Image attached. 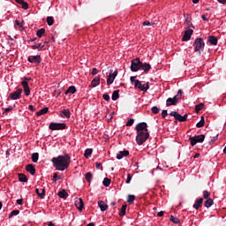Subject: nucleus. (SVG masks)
<instances>
[{
  "mask_svg": "<svg viewBox=\"0 0 226 226\" xmlns=\"http://www.w3.org/2000/svg\"><path fill=\"white\" fill-rule=\"evenodd\" d=\"M134 88L147 92L149 89V83L142 84L139 79H136V81H134Z\"/></svg>",
  "mask_w": 226,
  "mask_h": 226,
  "instance_id": "423d86ee",
  "label": "nucleus"
},
{
  "mask_svg": "<svg viewBox=\"0 0 226 226\" xmlns=\"http://www.w3.org/2000/svg\"><path fill=\"white\" fill-rule=\"evenodd\" d=\"M32 160L34 162H37L39 160V154L38 153H34L32 154Z\"/></svg>",
  "mask_w": 226,
  "mask_h": 226,
  "instance_id": "37998d69",
  "label": "nucleus"
},
{
  "mask_svg": "<svg viewBox=\"0 0 226 226\" xmlns=\"http://www.w3.org/2000/svg\"><path fill=\"white\" fill-rule=\"evenodd\" d=\"M131 181H132V176H131V174H127L126 184H127V185H130Z\"/></svg>",
  "mask_w": 226,
  "mask_h": 226,
  "instance_id": "6e6d98bb",
  "label": "nucleus"
},
{
  "mask_svg": "<svg viewBox=\"0 0 226 226\" xmlns=\"http://www.w3.org/2000/svg\"><path fill=\"white\" fill-rule=\"evenodd\" d=\"M203 200H204L203 198L197 200L193 205V208L196 210L200 209L202 207Z\"/></svg>",
  "mask_w": 226,
  "mask_h": 226,
  "instance_id": "6ab92c4d",
  "label": "nucleus"
},
{
  "mask_svg": "<svg viewBox=\"0 0 226 226\" xmlns=\"http://www.w3.org/2000/svg\"><path fill=\"white\" fill-rule=\"evenodd\" d=\"M103 185L105 186V187H109V185L111 184V180L109 179V178H108V177H105L104 179H103Z\"/></svg>",
  "mask_w": 226,
  "mask_h": 226,
  "instance_id": "a19ab883",
  "label": "nucleus"
},
{
  "mask_svg": "<svg viewBox=\"0 0 226 226\" xmlns=\"http://www.w3.org/2000/svg\"><path fill=\"white\" fill-rule=\"evenodd\" d=\"M130 154V152L128 150H124V151H120L117 155V158L118 160H121L122 158L124 157H126Z\"/></svg>",
  "mask_w": 226,
  "mask_h": 226,
  "instance_id": "412c9836",
  "label": "nucleus"
},
{
  "mask_svg": "<svg viewBox=\"0 0 226 226\" xmlns=\"http://www.w3.org/2000/svg\"><path fill=\"white\" fill-rule=\"evenodd\" d=\"M18 215H19V210H12V212L9 214V218L11 219L12 216H16Z\"/></svg>",
  "mask_w": 226,
  "mask_h": 226,
  "instance_id": "c03bdc74",
  "label": "nucleus"
},
{
  "mask_svg": "<svg viewBox=\"0 0 226 226\" xmlns=\"http://www.w3.org/2000/svg\"><path fill=\"white\" fill-rule=\"evenodd\" d=\"M15 26L22 27V24L19 20L15 21Z\"/></svg>",
  "mask_w": 226,
  "mask_h": 226,
  "instance_id": "69168bd1",
  "label": "nucleus"
},
{
  "mask_svg": "<svg viewBox=\"0 0 226 226\" xmlns=\"http://www.w3.org/2000/svg\"><path fill=\"white\" fill-rule=\"evenodd\" d=\"M102 98L104 99V101L106 102H109L110 101V97L108 94H104Z\"/></svg>",
  "mask_w": 226,
  "mask_h": 226,
  "instance_id": "5fc2aeb1",
  "label": "nucleus"
},
{
  "mask_svg": "<svg viewBox=\"0 0 226 226\" xmlns=\"http://www.w3.org/2000/svg\"><path fill=\"white\" fill-rule=\"evenodd\" d=\"M61 179V177H58L57 173L53 174V182H57Z\"/></svg>",
  "mask_w": 226,
  "mask_h": 226,
  "instance_id": "8fccbe9b",
  "label": "nucleus"
},
{
  "mask_svg": "<svg viewBox=\"0 0 226 226\" xmlns=\"http://www.w3.org/2000/svg\"><path fill=\"white\" fill-rule=\"evenodd\" d=\"M137 79L136 76L131 77V82H132V84H133V83L135 84V81L137 80V79Z\"/></svg>",
  "mask_w": 226,
  "mask_h": 226,
  "instance_id": "052dcab7",
  "label": "nucleus"
},
{
  "mask_svg": "<svg viewBox=\"0 0 226 226\" xmlns=\"http://www.w3.org/2000/svg\"><path fill=\"white\" fill-rule=\"evenodd\" d=\"M26 172H30V174L32 176H34L35 172H36L34 165H33V164H27L26 167Z\"/></svg>",
  "mask_w": 226,
  "mask_h": 226,
  "instance_id": "dca6fc26",
  "label": "nucleus"
},
{
  "mask_svg": "<svg viewBox=\"0 0 226 226\" xmlns=\"http://www.w3.org/2000/svg\"><path fill=\"white\" fill-rule=\"evenodd\" d=\"M157 216H158V217H162V216H164V212H162V211L158 212Z\"/></svg>",
  "mask_w": 226,
  "mask_h": 226,
  "instance_id": "0e129e2a",
  "label": "nucleus"
},
{
  "mask_svg": "<svg viewBox=\"0 0 226 226\" xmlns=\"http://www.w3.org/2000/svg\"><path fill=\"white\" fill-rule=\"evenodd\" d=\"M177 103L176 102V101L172 100L171 97L168 98L166 101V106L167 107H170V106H176Z\"/></svg>",
  "mask_w": 226,
  "mask_h": 226,
  "instance_id": "c85d7f7f",
  "label": "nucleus"
},
{
  "mask_svg": "<svg viewBox=\"0 0 226 226\" xmlns=\"http://www.w3.org/2000/svg\"><path fill=\"white\" fill-rule=\"evenodd\" d=\"M93 154V149H86L84 156L87 159L89 158V156H91Z\"/></svg>",
  "mask_w": 226,
  "mask_h": 226,
  "instance_id": "ea45409f",
  "label": "nucleus"
},
{
  "mask_svg": "<svg viewBox=\"0 0 226 226\" xmlns=\"http://www.w3.org/2000/svg\"><path fill=\"white\" fill-rule=\"evenodd\" d=\"M205 125V117L204 116H201V119L198 124H196L197 128H201Z\"/></svg>",
  "mask_w": 226,
  "mask_h": 226,
  "instance_id": "c9c22d12",
  "label": "nucleus"
},
{
  "mask_svg": "<svg viewBox=\"0 0 226 226\" xmlns=\"http://www.w3.org/2000/svg\"><path fill=\"white\" fill-rule=\"evenodd\" d=\"M28 61L30 63H34V64H39L41 62V56H29L28 57Z\"/></svg>",
  "mask_w": 226,
  "mask_h": 226,
  "instance_id": "2eb2a0df",
  "label": "nucleus"
},
{
  "mask_svg": "<svg viewBox=\"0 0 226 226\" xmlns=\"http://www.w3.org/2000/svg\"><path fill=\"white\" fill-rule=\"evenodd\" d=\"M126 209H127V205H126V204H124V205L122 206V208H121L120 212H119V215H120L121 217H123V216L125 215V214H126Z\"/></svg>",
  "mask_w": 226,
  "mask_h": 226,
  "instance_id": "c756f323",
  "label": "nucleus"
},
{
  "mask_svg": "<svg viewBox=\"0 0 226 226\" xmlns=\"http://www.w3.org/2000/svg\"><path fill=\"white\" fill-rule=\"evenodd\" d=\"M117 73H118L117 71H115L113 73H112V71L110 72V73L109 74V76L107 78L108 86H110V84H113Z\"/></svg>",
  "mask_w": 226,
  "mask_h": 226,
  "instance_id": "f8f14e48",
  "label": "nucleus"
},
{
  "mask_svg": "<svg viewBox=\"0 0 226 226\" xmlns=\"http://www.w3.org/2000/svg\"><path fill=\"white\" fill-rule=\"evenodd\" d=\"M119 90H116L112 94V101L116 102L119 99Z\"/></svg>",
  "mask_w": 226,
  "mask_h": 226,
  "instance_id": "473e14b6",
  "label": "nucleus"
},
{
  "mask_svg": "<svg viewBox=\"0 0 226 226\" xmlns=\"http://www.w3.org/2000/svg\"><path fill=\"white\" fill-rule=\"evenodd\" d=\"M22 9L23 10H28L29 9V5L26 2L24 1V3H22Z\"/></svg>",
  "mask_w": 226,
  "mask_h": 226,
  "instance_id": "3c124183",
  "label": "nucleus"
},
{
  "mask_svg": "<svg viewBox=\"0 0 226 226\" xmlns=\"http://www.w3.org/2000/svg\"><path fill=\"white\" fill-rule=\"evenodd\" d=\"M33 49H39V50H44L46 49L45 45H42L41 43L34 45L31 47Z\"/></svg>",
  "mask_w": 226,
  "mask_h": 226,
  "instance_id": "2f4dec72",
  "label": "nucleus"
},
{
  "mask_svg": "<svg viewBox=\"0 0 226 226\" xmlns=\"http://www.w3.org/2000/svg\"><path fill=\"white\" fill-rule=\"evenodd\" d=\"M51 162L56 170L63 172V170L69 169L71 165V156L69 154L58 155L57 157L52 158Z\"/></svg>",
  "mask_w": 226,
  "mask_h": 226,
  "instance_id": "f03ea898",
  "label": "nucleus"
},
{
  "mask_svg": "<svg viewBox=\"0 0 226 226\" xmlns=\"http://www.w3.org/2000/svg\"><path fill=\"white\" fill-rule=\"evenodd\" d=\"M151 111L153 114L156 115V114H159L160 112V108H158L157 106H153L151 108Z\"/></svg>",
  "mask_w": 226,
  "mask_h": 226,
  "instance_id": "79ce46f5",
  "label": "nucleus"
},
{
  "mask_svg": "<svg viewBox=\"0 0 226 226\" xmlns=\"http://www.w3.org/2000/svg\"><path fill=\"white\" fill-rule=\"evenodd\" d=\"M30 80H32L31 78H23V81L21 82V85L23 86L24 88V92H25V95L26 96H29L30 95V87L28 86V82H30Z\"/></svg>",
  "mask_w": 226,
  "mask_h": 226,
  "instance_id": "0eeeda50",
  "label": "nucleus"
},
{
  "mask_svg": "<svg viewBox=\"0 0 226 226\" xmlns=\"http://www.w3.org/2000/svg\"><path fill=\"white\" fill-rule=\"evenodd\" d=\"M12 109H13V107H11V106L5 108L4 110V114H7L8 112L11 111Z\"/></svg>",
  "mask_w": 226,
  "mask_h": 226,
  "instance_id": "864d4df0",
  "label": "nucleus"
},
{
  "mask_svg": "<svg viewBox=\"0 0 226 226\" xmlns=\"http://www.w3.org/2000/svg\"><path fill=\"white\" fill-rule=\"evenodd\" d=\"M141 70L144 71V72H148L151 69H152V66L151 64H147V63H141V67H140Z\"/></svg>",
  "mask_w": 226,
  "mask_h": 226,
  "instance_id": "4be33fe9",
  "label": "nucleus"
},
{
  "mask_svg": "<svg viewBox=\"0 0 226 226\" xmlns=\"http://www.w3.org/2000/svg\"><path fill=\"white\" fill-rule=\"evenodd\" d=\"M45 32H46L45 28H41V29H39V30L37 31V36H38L39 38H42V36L45 34Z\"/></svg>",
  "mask_w": 226,
  "mask_h": 226,
  "instance_id": "58836bf2",
  "label": "nucleus"
},
{
  "mask_svg": "<svg viewBox=\"0 0 226 226\" xmlns=\"http://www.w3.org/2000/svg\"><path fill=\"white\" fill-rule=\"evenodd\" d=\"M201 19H202L204 21H207V22L209 21V19L207 18L205 14H203V15L201 16Z\"/></svg>",
  "mask_w": 226,
  "mask_h": 226,
  "instance_id": "13d9d810",
  "label": "nucleus"
},
{
  "mask_svg": "<svg viewBox=\"0 0 226 226\" xmlns=\"http://www.w3.org/2000/svg\"><path fill=\"white\" fill-rule=\"evenodd\" d=\"M95 165H96V169H101V170H103V168L100 162H96Z\"/></svg>",
  "mask_w": 226,
  "mask_h": 226,
  "instance_id": "4d7b16f0",
  "label": "nucleus"
},
{
  "mask_svg": "<svg viewBox=\"0 0 226 226\" xmlns=\"http://www.w3.org/2000/svg\"><path fill=\"white\" fill-rule=\"evenodd\" d=\"M59 117L63 118H71V110L69 109H62L59 113Z\"/></svg>",
  "mask_w": 226,
  "mask_h": 226,
  "instance_id": "4468645a",
  "label": "nucleus"
},
{
  "mask_svg": "<svg viewBox=\"0 0 226 226\" xmlns=\"http://www.w3.org/2000/svg\"><path fill=\"white\" fill-rule=\"evenodd\" d=\"M66 128V124H56L55 122H51V124H49V130L51 131L65 130Z\"/></svg>",
  "mask_w": 226,
  "mask_h": 226,
  "instance_id": "6e6552de",
  "label": "nucleus"
},
{
  "mask_svg": "<svg viewBox=\"0 0 226 226\" xmlns=\"http://www.w3.org/2000/svg\"><path fill=\"white\" fill-rule=\"evenodd\" d=\"M48 112H49V107H44L43 109L36 112V116L41 117L47 114Z\"/></svg>",
  "mask_w": 226,
  "mask_h": 226,
  "instance_id": "393cba45",
  "label": "nucleus"
},
{
  "mask_svg": "<svg viewBox=\"0 0 226 226\" xmlns=\"http://www.w3.org/2000/svg\"><path fill=\"white\" fill-rule=\"evenodd\" d=\"M75 206L79 211H83L85 203L82 198H77L75 200Z\"/></svg>",
  "mask_w": 226,
  "mask_h": 226,
  "instance_id": "9b49d317",
  "label": "nucleus"
},
{
  "mask_svg": "<svg viewBox=\"0 0 226 226\" xmlns=\"http://www.w3.org/2000/svg\"><path fill=\"white\" fill-rule=\"evenodd\" d=\"M85 178L87 181V183H91V181H93V174L91 172H87L85 175Z\"/></svg>",
  "mask_w": 226,
  "mask_h": 226,
  "instance_id": "e433bc0d",
  "label": "nucleus"
},
{
  "mask_svg": "<svg viewBox=\"0 0 226 226\" xmlns=\"http://www.w3.org/2000/svg\"><path fill=\"white\" fill-rule=\"evenodd\" d=\"M15 3L18 4L22 5L23 3H24V0H15Z\"/></svg>",
  "mask_w": 226,
  "mask_h": 226,
  "instance_id": "680f3d73",
  "label": "nucleus"
},
{
  "mask_svg": "<svg viewBox=\"0 0 226 226\" xmlns=\"http://www.w3.org/2000/svg\"><path fill=\"white\" fill-rule=\"evenodd\" d=\"M203 108H204V103L201 102V103L197 104L195 107L196 113H199L200 111H201L203 109Z\"/></svg>",
  "mask_w": 226,
  "mask_h": 226,
  "instance_id": "4c0bfd02",
  "label": "nucleus"
},
{
  "mask_svg": "<svg viewBox=\"0 0 226 226\" xmlns=\"http://www.w3.org/2000/svg\"><path fill=\"white\" fill-rule=\"evenodd\" d=\"M77 93V88L75 86H71L68 87V89L64 92L65 95H68L69 94H74Z\"/></svg>",
  "mask_w": 226,
  "mask_h": 226,
  "instance_id": "aec40b11",
  "label": "nucleus"
},
{
  "mask_svg": "<svg viewBox=\"0 0 226 226\" xmlns=\"http://www.w3.org/2000/svg\"><path fill=\"white\" fill-rule=\"evenodd\" d=\"M210 195H211V193H210L208 191L205 190V191L203 192V197H204L206 200H207Z\"/></svg>",
  "mask_w": 226,
  "mask_h": 226,
  "instance_id": "09e8293b",
  "label": "nucleus"
},
{
  "mask_svg": "<svg viewBox=\"0 0 226 226\" xmlns=\"http://www.w3.org/2000/svg\"><path fill=\"white\" fill-rule=\"evenodd\" d=\"M182 94H183V92H182V90L180 89V90H178L177 94L172 98V100H173L174 102H176L177 104L179 103V101H180L181 98H182Z\"/></svg>",
  "mask_w": 226,
  "mask_h": 226,
  "instance_id": "5701e85b",
  "label": "nucleus"
},
{
  "mask_svg": "<svg viewBox=\"0 0 226 226\" xmlns=\"http://www.w3.org/2000/svg\"><path fill=\"white\" fill-rule=\"evenodd\" d=\"M189 140L191 141L192 147H194L197 143H202L205 140V135L191 137Z\"/></svg>",
  "mask_w": 226,
  "mask_h": 226,
  "instance_id": "1a4fd4ad",
  "label": "nucleus"
},
{
  "mask_svg": "<svg viewBox=\"0 0 226 226\" xmlns=\"http://www.w3.org/2000/svg\"><path fill=\"white\" fill-rule=\"evenodd\" d=\"M208 41L210 42V44L212 45H217L218 43V39L216 37H215V35H210L208 37Z\"/></svg>",
  "mask_w": 226,
  "mask_h": 226,
  "instance_id": "bb28decb",
  "label": "nucleus"
},
{
  "mask_svg": "<svg viewBox=\"0 0 226 226\" xmlns=\"http://www.w3.org/2000/svg\"><path fill=\"white\" fill-rule=\"evenodd\" d=\"M204 205H205V207H206L207 208L211 207L214 205V200H213V199H212V198L207 199V200L205 201Z\"/></svg>",
  "mask_w": 226,
  "mask_h": 226,
  "instance_id": "cd10ccee",
  "label": "nucleus"
},
{
  "mask_svg": "<svg viewBox=\"0 0 226 226\" xmlns=\"http://www.w3.org/2000/svg\"><path fill=\"white\" fill-rule=\"evenodd\" d=\"M87 226H95L94 222H90L88 225Z\"/></svg>",
  "mask_w": 226,
  "mask_h": 226,
  "instance_id": "774afa93",
  "label": "nucleus"
},
{
  "mask_svg": "<svg viewBox=\"0 0 226 226\" xmlns=\"http://www.w3.org/2000/svg\"><path fill=\"white\" fill-rule=\"evenodd\" d=\"M46 22L48 23V26H51L54 25L55 19L52 16H48V18H46Z\"/></svg>",
  "mask_w": 226,
  "mask_h": 226,
  "instance_id": "7c9ffc66",
  "label": "nucleus"
},
{
  "mask_svg": "<svg viewBox=\"0 0 226 226\" xmlns=\"http://www.w3.org/2000/svg\"><path fill=\"white\" fill-rule=\"evenodd\" d=\"M136 132H137L136 143L139 146H141L150 137V134H149L148 129H147V124L146 122H140L139 124H137Z\"/></svg>",
  "mask_w": 226,
  "mask_h": 226,
  "instance_id": "f257e3e1",
  "label": "nucleus"
},
{
  "mask_svg": "<svg viewBox=\"0 0 226 226\" xmlns=\"http://www.w3.org/2000/svg\"><path fill=\"white\" fill-rule=\"evenodd\" d=\"M193 47L195 48V52H199L200 55L201 51H203L205 48L204 39H202V37H198L194 41Z\"/></svg>",
  "mask_w": 226,
  "mask_h": 226,
  "instance_id": "7ed1b4c3",
  "label": "nucleus"
},
{
  "mask_svg": "<svg viewBox=\"0 0 226 226\" xmlns=\"http://www.w3.org/2000/svg\"><path fill=\"white\" fill-rule=\"evenodd\" d=\"M100 84V77L99 76H96L91 82L90 84V87H96V86H99Z\"/></svg>",
  "mask_w": 226,
  "mask_h": 226,
  "instance_id": "b1692460",
  "label": "nucleus"
},
{
  "mask_svg": "<svg viewBox=\"0 0 226 226\" xmlns=\"http://www.w3.org/2000/svg\"><path fill=\"white\" fill-rule=\"evenodd\" d=\"M29 110L34 112L35 110V109L33 105H29Z\"/></svg>",
  "mask_w": 226,
  "mask_h": 226,
  "instance_id": "338daca9",
  "label": "nucleus"
},
{
  "mask_svg": "<svg viewBox=\"0 0 226 226\" xmlns=\"http://www.w3.org/2000/svg\"><path fill=\"white\" fill-rule=\"evenodd\" d=\"M169 115V113H168V109H163L162 111V118H166V117Z\"/></svg>",
  "mask_w": 226,
  "mask_h": 226,
  "instance_id": "603ef678",
  "label": "nucleus"
},
{
  "mask_svg": "<svg viewBox=\"0 0 226 226\" xmlns=\"http://www.w3.org/2000/svg\"><path fill=\"white\" fill-rule=\"evenodd\" d=\"M135 195L133 194H129V196H127V203L129 204H132L135 201Z\"/></svg>",
  "mask_w": 226,
  "mask_h": 226,
  "instance_id": "f704fd0d",
  "label": "nucleus"
},
{
  "mask_svg": "<svg viewBox=\"0 0 226 226\" xmlns=\"http://www.w3.org/2000/svg\"><path fill=\"white\" fill-rule=\"evenodd\" d=\"M142 67V62L139 57L132 59L131 61V70L134 72H138L139 70H141Z\"/></svg>",
  "mask_w": 226,
  "mask_h": 226,
  "instance_id": "20e7f679",
  "label": "nucleus"
},
{
  "mask_svg": "<svg viewBox=\"0 0 226 226\" xmlns=\"http://www.w3.org/2000/svg\"><path fill=\"white\" fill-rule=\"evenodd\" d=\"M170 115L173 117L175 120L179 121L180 123L185 122L188 117L187 114H185L184 116H182L177 111H171Z\"/></svg>",
  "mask_w": 226,
  "mask_h": 226,
  "instance_id": "39448f33",
  "label": "nucleus"
},
{
  "mask_svg": "<svg viewBox=\"0 0 226 226\" xmlns=\"http://www.w3.org/2000/svg\"><path fill=\"white\" fill-rule=\"evenodd\" d=\"M57 196H58L60 199L67 200L69 194H68V192H66L65 189H63L62 191H59V192H57Z\"/></svg>",
  "mask_w": 226,
  "mask_h": 226,
  "instance_id": "f3484780",
  "label": "nucleus"
},
{
  "mask_svg": "<svg viewBox=\"0 0 226 226\" xmlns=\"http://www.w3.org/2000/svg\"><path fill=\"white\" fill-rule=\"evenodd\" d=\"M45 192H46L45 188H42V192H41V193H40V191H39L38 188L36 189V194H37L41 200H43V199L45 198Z\"/></svg>",
  "mask_w": 226,
  "mask_h": 226,
  "instance_id": "72a5a7b5",
  "label": "nucleus"
},
{
  "mask_svg": "<svg viewBox=\"0 0 226 226\" xmlns=\"http://www.w3.org/2000/svg\"><path fill=\"white\" fill-rule=\"evenodd\" d=\"M98 206L102 212L107 211L109 207L108 204H106L103 200H99Z\"/></svg>",
  "mask_w": 226,
  "mask_h": 226,
  "instance_id": "a211bd4d",
  "label": "nucleus"
},
{
  "mask_svg": "<svg viewBox=\"0 0 226 226\" xmlns=\"http://www.w3.org/2000/svg\"><path fill=\"white\" fill-rule=\"evenodd\" d=\"M170 221L172 222L175 224H179V219L174 217L173 215L170 216Z\"/></svg>",
  "mask_w": 226,
  "mask_h": 226,
  "instance_id": "a18cd8bd",
  "label": "nucleus"
},
{
  "mask_svg": "<svg viewBox=\"0 0 226 226\" xmlns=\"http://www.w3.org/2000/svg\"><path fill=\"white\" fill-rule=\"evenodd\" d=\"M153 25H154V23H152V22H150V21H148V20H145L143 23H142V26H153Z\"/></svg>",
  "mask_w": 226,
  "mask_h": 226,
  "instance_id": "de8ad7c7",
  "label": "nucleus"
},
{
  "mask_svg": "<svg viewBox=\"0 0 226 226\" xmlns=\"http://www.w3.org/2000/svg\"><path fill=\"white\" fill-rule=\"evenodd\" d=\"M97 72H98V70L96 68H93L92 74L95 75V74H97Z\"/></svg>",
  "mask_w": 226,
  "mask_h": 226,
  "instance_id": "e2e57ef3",
  "label": "nucleus"
},
{
  "mask_svg": "<svg viewBox=\"0 0 226 226\" xmlns=\"http://www.w3.org/2000/svg\"><path fill=\"white\" fill-rule=\"evenodd\" d=\"M134 122H135V119H134V118H131V119L127 120L126 126H127V127L132 126V124H134Z\"/></svg>",
  "mask_w": 226,
  "mask_h": 226,
  "instance_id": "49530a36",
  "label": "nucleus"
},
{
  "mask_svg": "<svg viewBox=\"0 0 226 226\" xmlns=\"http://www.w3.org/2000/svg\"><path fill=\"white\" fill-rule=\"evenodd\" d=\"M22 92L23 90L21 88H19L18 90L11 93L9 98L12 101L19 100L21 98Z\"/></svg>",
  "mask_w": 226,
  "mask_h": 226,
  "instance_id": "9d476101",
  "label": "nucleus"
},
{
  "mask_svg": "<svg viewBox=\"0 0 226 226\" xmlns=\"http://www.w3.org/2000/svg\"><path fill=\"white\" fill-rule=\"evenodd\" d=\"M18 177H19V181L21 183H26L28 181V178L25 174L19 173Z\"/></svg>",
  "mask_w": 226,
  "mask_h": 226,
  "instance_id": "a878e982",
  "label": "nucleus"
},
{
  "mask_svg": "<svg viewBox=\"0 0 226 226\" xmlns=\"http://www.w3.org/2000/svg\"><path fill=\"white\" fill-rule=\"evenodd\" d=\"M17 204L18 205H23V199L17 200Z\"/></svg>",
  "mask_w": 226,
  "mask_h": 226,
  "instance_id": "bf43d9fd",
  "label": "nucleus"
},
{
  "mask_svg": "<svg viewBox=\"0 0 226 226\" xmlns=\"http://www.w3.org/2000/svg\"><path fill=\"white\" fill-rule=\"evenodd\" d=\"M193 34V30L192 28H188L185 30L183 39V41H188L191 39L192 34Z\"/></svg>",
  "mask_w": 226,
  "mask_h": 226,
  "instance_id": "ddd939ff",
  "label": "nucleus"
}]
</instances>
